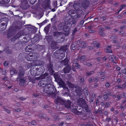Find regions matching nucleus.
I'll list each match as a JSON object with an SVG mask.
<instances>
[{
    "instance_id": "f257e3e1",
    "label": "nucleus",
    "mask_w": 126,
    "mask_h": 126,
    "mask_svg": "<svg viewBox=\"0 0 126 126\" xmlns=\"http://www.w3.org/2000/svg\"><path fill=\"white\" fill-rule=\"evenodd\" d=\"M43 76L44 78L40 81L38 85L40 86L44 87L43 92L44 93L49 94L52 92L53 93L54 87L51 84L52 78L47 73H44Z\"/></svg>"
},
{
    "instance_id": "f03ea898",
    "label": "nucleus",
    "mask_w": 126,
    "mask_h": 126,
    "mask_svg": "<svg viewBox=\"0 0 126 126\" xmlns=\"http://www.w3.org/2000/svg\"><path fill=\"white\" fill-rule=\"evenodd\" d=\"M99 0H84L82 2L81 4L82 7L84 9H86L89 7V1L93 5H96L98 3Z\"/></svg>"
},
{
    "instance_id": "7ed1b4c3",
    "label": "nucleus",
    "mask_w": 126,
    "mask_h": 126,
    "mask_svg": "<svg viewBox=\"0 0 126 126\" xmlns=\"http://www.w3.org/2000/svg\"><path fill=\"white\" fill-rule=\"evenodd\" d=\"M49 63L47 64L46 68L51 75H53L54 72V70L53 64L51 62V57L50 56H48L47 58Z\"/></svg>"
},
{
    "instance_id": "20e7f679",
    "label": "nucleus",
    "mask_w": 126,
    "mask_h": 126,
    "mask_svg": "<svg viewBox=\"0 0 126 126\" xmlns=\"http://www.w3.org/2000/svg\"><path fill=\"white\" fill-rule=\"evenodd\" d=\"M66 23L65 22H62L58 26L59 30L62 31L64 32L65 35L68 36L69 33L70 28L68 26H66Z\"/></svg>"
},
{
    "instance_id": "39448f33",
    "label": "nucleus",
    "mask_w": 126,
    "mask_h": 126,
    "mask_svg": "<svg viewBox=\"0 0 126 126\" xmlns=\"http://www.w3.org/2000/svg\"><path fill=\"white\" fill-rule=\"evenodd\" d=\"M24 33L22 31H20L15 35L11 38V41L13 42H14L18 39L22 38V36H24Z\"/></svg>"
},
{
    "instance_id": "423d86ee",
    "label": "nucleus",
    "mask_w": 126,
    "mask_h": 126,
    "mask_svg": "<svg viewBox=\"0 0 126 126\" xmlns=\"http://www.w3.org/2000/svg\"><path fill=\"white\" fill-rule=\"evenodd\" d=\"M77 103L79 106L82 107L83 108H86L89 107L86 102L82 97L79 98L77 99Z\"/></svg>"
},
{
    "instance_id": "0eeeda50",
    "label": "nucleus",
    "mask_w": 126,
    "mask_h": 126,
    "mask_svg": "<svg viewBox=\"0 0 126 126\" xmlns=\"http://www.w3.org/2000/svg\"><path fill=\"white\" fill-rule=\"evenodd\" d=\"M77 103L79 106L82 107L83 108H86L89 107L86 102L82 97L79 98L77 99Z\"/></svg>"
},
{
    "instance_id": "6e6552de",
    "label": "nucleus",
    "mask_w": 126,
    "mask_h": 126,
    "mask_svg": "<svg viewBox=\"0 0 126 126\" xmlns=\"http://www.w3.org/2000/svg\"><path fill=\"white\" fill-rule=\"evenodd\" d=\"M84 109L85 111V115L82 117V119L84 120L87 119L92 115V112L89 107L84 108Z\"/></svg>"
},
{
    "instance_id": "1a4fd4ad",
    "label": "nucleus",
    "mask_w": 126,
    "mask_h": 126,
    "mask_svg": "<svg viewBox=\"0 0 126 126\" xmlns=\"http://www.w3.org/2000/svg\"><path fill=\"white\" fill-rule=\"evenodd\" d=\"M20 7L24 10L29 8V6L28 4L27 0H21Z\"/></svg>"
},
{
    "instance_id": "9d476101",
    "label": "nucleus",
    "mask_w": 126,
    "mask_h": 126,
    "mask_svg": "<svg viewBox=\"0 0 126 126\" xmlns=\"http://www.w3.org/2000/svg\"><path fill=\"white\" fill-rule=\"evenodd\" d=\"M83 109H84V108L80 106L79 107H77V108L74 109L73 111L75 114L79 115L82 113V110Z\"/></svg>"
},
{
    "instance_id": "9b49d317",
    "label": "nucleus",
    "mask_w": 126,
    "mask_h": 126,
    "mask_svg": "<svg viewBox=\"0 0 126 126\" xmlns=\"http://www.w3.org/2000/svg\"><path fill=\"white\" fill-rule=\"evenodd\" d=\"M17 81L19 83V84L21 86H23L26 84V81L24 77H17Z\"/></svg>"
},
{
    "instance_id": "f8f14e48",
    "label": "nucleus",
    "mask_w": 126,
    "mask_h": 126,
    "mask_svg": "<svg viewBox=\"0 0 126 126\" xmlns=\"http://www.w3.org/2000/svg\"><path fill=\"white\" fill-rule=\"evenodd\" d=\"M19 72L18 74V77L17 78H24L23 76L25 73V70L22 66H19Z\"/></svg>"
},
{
    "instance_id": "ddd939ff",
    "label": "nucleus",
    "mask_w": 126,
    "mask_h": 126,
    "mask_svg": "<svg viewBox=\"0 0 126 126\" xmlns=\"http://www.w3.org/2000/svg\"><path fill=\"white\" fill-rule=\"evenodd\" d=\"M66 101V100H64L60 97H58L55 100L54 102L57 104H58L59 103L60 105H64Z\"/></svg>"
},
{
    "instance_id": "4468645a",
    "label": "nucleus",
    "mask_w": 126,
    "mask_h": 126,
    "mask_svg": "<svg viewBox=\"0 0 126 126\" xmlns=\"http://www.w3.org/2000/svg\"><path fill=\"white\" fill-rule=\"evenodd\" d=\"M30 72L31 75L33 76H38V73L37 70L36 69V67H33L32 68V67L30 70Z\"/></svg>"
},
{
    "instance_id": "2eb2a0df",
    "label": "nucleus",
    "mask_w": 126,
    "mask_h": 126,
    "mask_svg": "<svg viewBox=\"0 0 126 126\" xmlns=\"http://www.w3.org/2000/svg\"><path fill=\"white\" fill-rule=\"evenodd\" d=\"M5 22H3L0 23V31L2 32L6 29L7 24V21H5Z\"/></svg>"
},
{
    "instance_id": "dca6fc26",
    "label": "nucleus",
    "mask_w": 126,
    "mask_h": 126,
    "mask_svg": "<svg viewBox=\"0 0 126 126\" xmlns=\"http://www.w3.org/2000/svg\"><path fill=\"white\" fill-rule=\"evenodd\" d=\"M36 69H37L38 73V75H41L43 74L45 71V68L43 66H40L39 68H36Z\"/></svg>"
},
{
    "instance_id": "f3484780",
    "label": "nucleus",
    "mask_w": 126,
    "mask_h": 126,
    "mask_svg": "<svg viewBox=\"0 0 126 126\" xmlns=\"http://www.w3.org/2000/svg\"><path fill=\"white\" fill-rule=\"evenodd\" d=\"M66 49H64V47H62L60 48L59 50H56L54 53V55L55 56V57L58 55L60 54L61 52H62L63 51H66Z\"/></svg>"
},
{
    "instance_id": "a211bd4d",
    "label": "nucleus",
    "mask_w": 126,
    "mask_h": 126,
    "mask_svg": "<svg viewBox=\"0 0 126 126\" xmlns=\"http://www.w3.org/2000/svg\"><path fill=\"white\" fill-rule=\"evenodd\" d=\"M58 82L60 86L62 87L64 90L66 89L68 91H69L68 88V87H66V84H65L64 82L63 81L62 79L59 81V82Z\"/></svg>"
},
{
    "instance_id": "6ab92c4d",
    "label": "nucleus",
    "mask_w": 126,
    "mask_h": 126,
    "mask_svg": "<svg viewBox=\"0 0 126 126\" xmlns=\"http://www.w3.org/2000/svg\"><path fill=\"white\" fill-rule=\"evenodd\" d=\"M7 78L6 77H4L2 79V81H5V84L6 85V86L9 89H10L12 88L13 86L11 84H9V82L8 81Z\"/></svg>"
},
{
    "instance_id": "aec40b11",
    "label": "nucleus",
    "mask_w": 126,
    "mask_h": 126,
    "mask_svg": "<svg viewBox=\"0 0 126 126\" xmlns=\"http://www.w3.org/2000/svg\"><path fill=\"white\" fill-rule=\"evenodd\" d=\"M14 33V31L13 29H9L7 30V37L9 38L13 35Z\"/></svg>"
},
{
    "instance_id": "412c9836",
    "label": "nucleus",
    "mask_w": 126,
    "mask_h": 126,
    "mask_svg": "<svg viewBox=\"0 0 126 126\" xmlns=\"http://www.w3.org/2000/svg\"><path fill=\"white\" fill-rule=\"evenodd\" d=\"M75 91L77 95H78L79 96H81L82 94V90L81 88L78 87L76 88L75 90Z\"/></svg>"
},
{
    "instance_id": "4be33fe9",
    "label": "nucleus",
    "mask_w": 126,
    "mask_h": 126,
    "mask_svg": "<svg viewBox=\"0 0 126 126\" xmlns=\"http://www.w3.org/2000/svg\"><path fill=\"white\" fill-rule=\"evenodd\" d=\"M80 65L78 63L73 64L72 65V70L73 71L75 72L76 71V69L80 68Z\"/></svg>"
},
{
    "instance_id": "5701e85b",
    "label": "nucleus",
    "mask_w": 126,
    "mask_h": 126,
    "mask_svg": "<svg viewBox=\"0 0 126 126\" xmlns=\"http://www.w3.org/2000/svg\"><path fill=\"white\" fill-rule=\"evenodd\" d=\"M65 52L63 51L62 52H61L60 54L56 56V57L59 59H62L65 57V54L64 52Z\"/></svg>"
},
{
    "instance_id": "b1692460",
    "label": "nucleus",
    "mask_w": 126,
    "mask_h": 126,
    "mask_svg": "<svg viewBox=\"0 0 126 126\" xmlns=\"http://www.w3.org/2000/svg\"><path fill=\"white\" fill-rule=\"evenodd\" d=\"M53 76L56 82H59V81L62 79H61L60 76L58 75L57 73H54Z\"/></svg>"
},
{
    "instance_id": "393cba45",
    "label": "nucleus",
    "mask_w": 126,
    "mask_h": 126,
    "mask_svg": "<svg viewBox=\"0 0 126 126\" xmlns=\"http://www.w3.org/2000/svg\"><path fill=\"white\" fill-rule=\"evenodd\" d=\"M50 0H46L44 5V8L47 9L50 7Z\"/></svg>"
},
{
    "instance_id": "a878e982",
    "label": "nucleus",
    "mask_w": 126,
    "mask_h": 126,
    "mask_svg": "<svg viewBox=\"0 0 126 126\" xmlns=\"http://www.w3.org/2000/svg\"><path fill=\"white\" fill-rule=\"evenodd\" d=\"M29 57H25V59L27 61H30L32 60L34 58L33 57V54L32 53H30L29 54Z\"/></svg>"
},
{
    "instance_id": "bb28decb",
    "label": "nucleus",
    "mask_w": 126,
    "mask_h": 126,
    "mask_svg": "<svg viewBox=\"0 0 126 126\" xmlns=\"http://www.w3.org/2000/svg\"><path fill=\"white\" fill-rule=\"evenodd\" d=\"M101 105L102 107L105 106V108H108L110 106V102H108L105 103V102H103L101 103Z\"/></svg>"
},
{
    "instance_id": "cd10ccee",
    "label": "nucleus",
    "mask_w": 126,
    "mask_h": 126,
    "mask_svg": "<svg viewBox=\"0 0 126 126\" xmlns=\"http://www.w3.org/2000/svg\"><path fill=\"white\" fill-rule=\"evenodd\" d=\"M53 35L57 38H58L62 34V33L61 32H53Z\"/></svg>"
},
{
    "instance_id": "c85d7f7f",
    "label": "nucleus",
    "mask_w": 126,
    "mask_h": 126,
    "mask_svg": "<svg viewBox=\"0 0 126 126\" xmlns=\"http://www.w3.org/2000/svg\"><path fill=\"white\" fill-rule=\"evenodd\" d=\"M71 70V67L69 66H67L64 68L63 71L65 73H68Z\"/></svg>"
},
{
    "instance_id": "c756f323",
    "label": "nucleus",
    "mask_w": 126,
    "mask_h": 126,
    "mask_svg": "<svg viewBox=\"0 0 126 126\" xmlns=\"http://www.w3.org/2000/svg\"><path fill=\"white\" fill-rule=\"evenodd\" d=\"M64 105L65 108L68 109L70 107L71 102L70 100L66 101Z\"/></svg>"
},
{
    "instance_id": "7c9ffc66",
    "label": "nucleus",
    "mask_w": 126,
    "mask_h": 126,
    "mask_svg": "<svg viewBox=\"0 0 126 126\" xmlns=\"http://www.w3.org/2000/svg\"><path fill=\"white\" fill-rule=\"evenodd\" d=\"M22 27V25L21 23L19 22H17L16 25H15V28L16 30H19Z\"/></svg>"
},
{
    "instance_id": "2f4dec72",
    "label": "nucleus",
    "mask_w": 126,
    "mask_h": 126,
    "mask_svg": "<svg viewBox=\"0 0 126 126\" xmlns=\"http://www.w3.org/2000/svg\"><path fill=\"white\" fill-rule=\"evenodd\" d=\"M57 43L54 41H52L50 44L51 48L52 49H55L57 48Z\"/></svg>"
},
{
    "instance_id": "473e14b6",
    "label": "nucleus",
    "mask_w": 126,
    "mask_h": 126,
    "mask_svg": "<svg viewBox=\"0 0 126 126\" xmlns=\"http://www.w3.org/2000/svg\"><path fill=\"white\" fill-rule=\"evenodd\" d=\"M38 116V117H41V119H44L47 121H50L51 120L50 119L46 117V116L45 117L44 116V114L42 113L39 114Z\"/></svg>"
},
{
    "instance_id": "72a5a7b5",
    "label": "nucleus",
    "mask_w": 126,
    "mask_h": 126,
    "mask_svg": "<svg viewBox=\"0 0 126 126\" xmlns=\"http://www.w3.org/2000/svg\"><path fill=\"white\" fill-rule=\"evenodd\" d=\"M110 60L111 61V62L113 63L116 64V62L115 61L116 60V56L113 55H111L110 56Z\"/></svg>"
},
{
    "instance_id": "f704fd0d",
    "label": "nucleus",
    "mask_w": 126,
    "mask_h": 126,
    "mask_svg": "<svg viewBox=\"0 0 126 126\" xmlns=\"http://www.w3.org/2000/svg\"><path fill=\"white\" fill-rule=\"evenodd\" d=\"M124 80L126 82L122 84V85H118V88H124L126 86V76L124 77Z\"/></svg>"
},
{
    "instance_id": "c9c22d12",
    "label": "nucleus",
    "mask_w": 126,
    "mask_h": 126,
    "mask_svg": "<svg viewBox=\"0 0 126 126\" xmlns=\"http://www.w3.org/2000/svg\"><path fill=\"white\" fill-rule=\"evenodd\" d=\"M4 51L7 54H11L12 53V50L9 47H5L4 49Z\"/></svg>"
},
{
    "instance_id": "e433bc0d",
    "label": "nucleus",
    "mask_w": 126,
    "mask_h": 126,
    "mask_svg": "<svg viewBox=\"0 0 126 126\" xmlns=\"http://www.w3.org/2000/svg\"><path fill=\"white\" fill-rule=\"evenodd\" d=\"M120 7L119 10L116 12V14H119L120 12L121 11L122 9L125 8V7H126V4H123L120 5Z\"/></svg>"
},
{
    "instance_id": "4c0bfd02",
    "label": "nucleus",
    "mask_w": 126,
    "mask_h": 126,
    "mask_svg": "<svg viewBox=\"0 0 126 126\" xmlns=\"http://www.w3.org/2000/svg\"><path fill=\"white\" fill-rule=\"evenodd\" d=\"M111 47V46H107L105 52H106L112 53V50L110 49Z\"/></svg>"
},
{
    "instance_id": "58836bf2",
    "label": "nucleus",
    "mask_w": 126,
    "mask_h": 126,
    "mask_svg": "<svg viewBox=\"0 0 126 126\" xmlns=\"http://www.w3.org/2000/svg\"><path fill=\"white\" fill-rule=\"evenodd\" d=\"M42 62L40 60H37L35 61L36 66H40L42 65Z\"/></svg>"
},
{
    "instance_id": "ea45409f",
    "label": "nucleus",
    "mask_w": 126,
    "mask_h": 126,
    "mask_svg": "<svg viewBox=\"0 0 126 126\" xmlns=\"http://www.w3.org/2000/svg\"><path fill=\"white\" fill-rule=\"evenodd\" d=\"M32 50V48L29 46H26L25 48V50L26 52H31Z\"/></svg>"
},
{
    "instance_id": "a19ab883",
    "label": "nucleus",
    "mask_w": 126,
    "mask_h": 126,
    "mask_svg": "<svg viewBox=\"0 0 126 126\" xmlns=\"http://www.w3.org/2000/svg\"><path fill=\"white\" fill-rule=\"evenodd\" d=\"M17 71L14 68H12L10 70V74L11 75H13L15 73L16 74Z\"/></svg>"
},
{
    "instance_id": "79ce46f5",
    "label": "nucleus",
    "mask_w": 126,
    "mask_h": 126,
    "mask_svg": "<svg viewBox=\"0 0 126 126\" xmlns=\"http://www.w3.org/2000/svg\"><path fill=\"white\" fill-rule=\"evenodd\" d=\"M79 82L81 85H82L84 82V79L83 78H81L79 79Z\"/></svg>"
},
{
    "instance_id": "37998d69",
    "label": "nucleus",
    "mask_w": 126,
    "mask_h": 126,
    "mask_svg": "<svg viewBox=\"0 0 126 126\" xmlns=\"http://www.w3.org/2000/svg\"><path fill=\"white\" fill-rule=\"evenodd\" d=\"M10 0H0V3L2 4L8 3Z\"/></svg>"
},
{
    "instance_id": "c03bdc74",
    "label": "nucleus",
    "mask_w": 126,
    "mask_h": 126,
    "mask_svg": "<svg viewBox=\"0 0 126 126\" xmlns=\"http://www.w3.org/2000/svg\"><path fill=\"white\" fill-rule=\"evenodd\" d=\"M6 73V71L5 70L0 69V76L4 75Z\"/></svg>"
},
{
    "instance_id": "a18cd8bd",
    "label": "nucleus",
    "mask_w": 126,
    "mask_h": 126,
    "mask_svg": "<svg viewBox=\"0 0 126 126\" xmlns=\"http://www.w3.org/2000/svg\"><path fill=\"white\" fill-rule=\"evenodd\" d=\"M77 58L79 59V60L83 61L84 60L85 57L84 56H82L80 57L78 56Z\"/></svg>"
},
{
    "instance_id": "49530a36",
    "label": "nucleus",
    "mask_w": 126,
    "mask_h": 126,
    "mask_svg": "<svg viewBox=\"0 0 126 126\" xmlns=\"http://www.w3.org/2000/svg\"><path fill=\"white\" fill-rule=\"evenodd\" d=\"M113 97L114 98H115L116 97H117V99H116V100L117 101H118L119 99H121V97L120 95H113Z\"/></svg>"
},
{
    "instance_id": "de8ad7c7",
    "label": "nucleus",
    "mask_w": 126,
    "mask_h": 126,
    "mask_svg": "<svg viewBox=\"0 0 126 126\" xmlns=\"http://www.w3.org/2000/svg\"><path fill=\"white\" fill-rule=\"evenodd\" d=\"M29 125L35 126L37 124V123L35 121L33 120L29 123Z\"/></svg>"
},
{
    "instance_id": "09e8293b",
    "label": "nucleus",
    "mask_w": 126,
    "mask_h": 126,
    "mask_svg": "<svg viewBox=\"0 0 126 126\" xmlns=\"http://www.w3.org/2000/svg\"><path fill=\"white\" fill-rule=\"evenodd\" d=\"M94 72V71H92L90 72H87L85 74L86 76H89L91 75V74H93Z\"/></svg>"
},
{
    "instance_id": "8fccbe9b",
    "label": "nucleus",
    "mask_w": 126,
    "mask_h": 126,
    "mask_svg": "<svg viewBox=\"0 0 126 126\" xmlns=\"http://www.w3.org/2000/svg\"><path fill=\"white\" fill-rule=\"evenodd\" d=\"M79 60L77 58L73 60L72 61V63L73 64H75L76 63H78Z\"/></svg>"
},
{
    "instance_id": "3c124183",
    "label": "nucleus",
    "mask_w": 126,
    "mask_h": 126,
    "mask_svg": "<svg viewBox=\"0 0 126 126\" xmlns=\"http://www.w3.org/2000/svg\"><path fill=\"white\" fill-rule=\"evenodd\" d=\"M5 106H4L3 107V108L4 109V110L5 112H7V113H11V110H9L6 108H5Z\"/></svg>"
},
{
    "instance_id": "603ef678",
    "label": "nucleus",
    "mask_w": 126,
    "mask_h": 126,
    "mask_svg": "<svg viewBox=\"0 0 126 126\" xmlns=\"http://www.w3.org/2000/svg\"><path fill=\"white\" fill-rule=\"evenodd\" d=\"M63 62L64 63V64L65 65H66L68 64V59H66L65 58L63 61Z\"/></svg>"
},
{
    "instance_id": "864d4df0",
    "label": "nucleus",
    "mask_w": 126,
    "mask_h": 126,
    "mask_svg": "<svg viewBox=\"0 0 126 126\" xmlns=\"http://www.w3.org/2000/svg\"><path fill=\"white\" fill-rule=\"evenodd\" d=\"M67 1V0H62L60 2V5H62L63 4H64Z\"/></svg>"
},
{
    "instance_id": "5fc2aeb1",
    "label": "nucleus",
    "mask_w": 126,
    "mask_h": 126,
    "mask_svg": "<svg viewBox=\"0 0 126 126\" xmlns=\"http://www.w3.org/2000/svg\"><path fill=\"white\" fill-rule=\"evenodd\" d=\"M80 46L82 47L83 48H84L86 47V43L84 42H82Z\"/></svg>"
},
{
    "instance_id": "6e6d98bb",
    "label": "nucleus",
    "mask_w": 126,
    "mask_h": 126,
    "mask_svg": "<svg viewBox=\"0 0 126 126\" xmlns=\"http://www.w3.org/2000/svg\"><path fill=\"white\" fill-rule=\"evenodd\" d=\"M9 62L8 61H5L3 63V66L5 67H7L9 65Z\"/></svg>"
},
{
    "instance_id": "4d7b16f0",
    "label": "nucleus",
    "mask_w": 126,
    "mask_h": 126,
    "mask_svg": "<svg viewBox=\"0 0 126 126\" xmlns=\"http://www.w3.org/2000/svg\"><path fill=\"white\" fill-rule=\"evenodd\" d=\"M98 33L99 35L103 37L105 36V33L103 32L99 31Z\"/></svg>"
},
{
    "instance_id": "13d9d810",
    "label": "nucleus",
    "mask_w": 126,
    "mask_h": 126,
    "mask_svg": "<svg viewBox=\"0 0 126 126\" xmlns=\"http://www.w3.org/2000/svg\"><path fill=\"white\" fill-rule=\"evenodd\" d=\"M30 3L32 5L34 4L36 1V0H29Z\"/></svg>"
},
{
    "instance_id": "bf43d9fd",
    "label": "nucleus",
    "mask_w": 126,
    "mask_h": 126,
    "mask_svg": "<svg viewBox=\"0 0 126 126\" xmlns=\"http://www.w3.org/2000/svg\"><path fill=\"white\" fill-rule=\"evenodd\" d=\"M93 44H96L95 45V46L96 47H99L100 46V44L99 43H96V41H93Z\"/></svg>"
},
{
    "instance_id": "052dcab7",
    "label": "nucleus",
    "mask_w": 126,
    "mask_h": 126,
    "mask_svg": "<svg viewBox=\"0 0 126 126\" xmlns=\"http://www.w3.org/2000/svg\"><path fill=\"white\" fill-rule=\"evenodd\" d=\"M107 77L105 76H103L100 78L101 81H103L107 78Z\"/></svg>"
},
{
    "instance_id": "680f3d73",
    "label": "nucleus",
    "mask_w": 126,
    "mask_h": 126,
    "mask_svg": "<svg viewBox=\"0 0 126 126\" xmlns=\"http://www.w3.org/2000/svg\"><path fill=\"white\" fill-rule=\"evenodd\" d=\"M117 37L116 36L112 35L110 37V39L111 40H115L117 39Z\"/></svg>"
},
{
    "instance_id": "e2e57ef3",
    "label": "nucleus",
    "mask_w": 126,
    "mask_h": 126,
    "mask_svg": "<svg viewBox=\"0 0 126 126\" xmlns=\"http://www.w3.org/2000/svg\"><path fill=\"white\" fill-rule=\"evenodd\" d=\"M76 48V46L74 44H72L71 45V48L72 50H74Z\"/></svg>"
},
{
    "instance_id": "0e129e2a",
    "label": "nucleus",
    "mask_w": 126,
    "mask_h": 126,
    "mask_svg": "<svg viewBox=\"0 0 126 126\" xmlns=\"http://www.w3.org/2000/svg\"><path fill=\"white\" fill-rule=\"evenodd\" d=\"M81 41L80 40H79L76 41V44L77 45H79L82 43Z\"/></svg>"
},
{
    "instance_id": "69168bd1",
    "label": "nucleus",
    "mask_w": 126,
    "mask_h": 126,
    "mask_svg": "<svg viewBox=\"0 0 126 126\" xmlns=\"http://www.w3.org/2000/svg\"><path fill=\"white\" fill-rule=\"evenodd\" d=\"M110 84L109 82H106L105 84V86L106 87L108 88L110 86Z\"/></svg>"
},
{
    "instance_id": "338daca9",
    "label": "nucleus",
    "mask_w": 126,
    "mask_h": 126,
    "mask_svg": "<svg viewBox=\"0 0 126 126\" xmlns=\"http://www.w3.org/2000/svg\"><path fill=\"white\" fill-rule=\"evenodd\" d=\"M67 84H68L69 87H73V84H72V83H70V82H69L68 81L67 82Z\"/></svg>"
},
{
    "instance_id": "774afa93",
    "label": "nucleus",
    "mask_w": 126,
    "mask_h": 126,
    "mask_svg": "<svg viewBox=\"0 0 126 126\" xmlns=\"http://www.w3.org/2000/svg\"><path fill=\"white\" fill-rule=\"evenodd\" d=\"M26 67L28 68H29L31 66V64L30 63H27L26 65Z\"/></svg>"
}]
</instances>
